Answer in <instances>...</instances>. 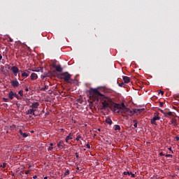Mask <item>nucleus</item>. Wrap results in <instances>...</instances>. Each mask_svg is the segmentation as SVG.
Instances as JSON below:
<instances>
[{
    "label": "nucleus",
    "instance_id": "obj_1",
    "mask_svg": "<svg viewBox=\"0 0 179 179\" xmlns=\"http://www.w3.org/2000/svg\"><path fill=\"white\" fill-rule=\"evenodd\" d=\"M113 113L120 114L122 115V117H132V115H134L132 110H131L129 108H127L124 102L121 103H114V102H113Z\"/></svg>",
    "mask_w": 179,
    "mask_h": 179
},
{
    "label": "nucleus",
    "instance_id": "obj_2",
    "mask_svg": "<svg viewBox=\"0 0 179 179\" xmlns=\"http://www.w3.org/2000/svg\"><path fill=\"white\" fill-rule=\"evenodd\" d=\"M90 97H92L94 100L99 101L101 97H103L104 95L101 92H99V88H90L89 90Z\"/></svg>",
    "mask_w": 179,
    "mask_h": 179
},
{
    "label": "nucleus",
    "instance_id": "obj_3",
    "mask_svg": "<svg viewBox=\"0 0 179 179\" xmlns=\"http://www.w3.org/2000/svg\"><path fill=\"white\" fill-rule=\"evenodd\" d=\"M59 78L60 79H64L65 82H68V83H71L69 80H71V78H72V75L69 74V73L66 71L64 73H62L59 75Z\"/></svg>",
    "mask_w": 179,
    "mask_h": 179
},
{
    "label": "nucleus",
    "instance_id": "obj_4",
    "mask_svg": "<svg viewBox=\"0 0 179 179\" xmlns=\"http://www.w3.org/2000/svg\"><path fill=\"white\" fill-rule=\"evenodd\" d=\"M113 103H114V104H119L122 102H121V99L120 98V96H116L113 95Z\"/></svg>",
    "mask_w": 179,
    "mask_h": 179
},
{
    "label": "nucleus",
    "instance_id": "obj_5",
    "mask_svg": "<svg viewBox=\"0 0 179 179\" xmlns=\"http://www.w3.org/2000/svg\"><path fill=\"white\" fill-rule=\"evenodd\" d=\"M11 71L14 73L15 76H17V73H19V68H17V66H14L11 67Z\"/></svg>",
    "mask_w": 179,
    "mask_h": 179
},
{
    "label": "nucleus",
    "instance_id": "obj_6",
    "mask_svg": "<svg viewBox=\"0 0 179 179\" xmlns=\"http://www.w3.org/2000/svg\"><path fill=\"white\" fill-rule=\"evenodd\" d=\"M101 104H102V108L103 110H106V108H108L110 107V104L106 101H103Z\"/></svg>",
    "mask_w": 179,
    "mask_h": 179
},
{
    "label": "nucleus",
    "instance_id": "obj_7",
    "mask_svg": "<svg viewBox=\"0 0 179 179\" xmlns=\"http://www.w3.org/2000/svg\"><path fill=\"white\" fill-rule=\"evenodd\" d=\"M37 79H38V76L35 73H32L31 74V80H37Z\"/></svg>",
    "mask_w": 179,
    "mask_h": 179
},
{
    "label": "nucleus",
    "instance_id": "obj_8",
    "mask_svg": "<svg viewBox=\"0 0 179 179\" xmlns=\"http://www.w3.org/2000/svg\"><path fill=\"white\" fill-rule=\"evenodd\" d=\"M11 85L14 87H19V81H17V80H14L11 82Z\"/></svg>",
    "mask_w": 179,
    "mask_h": 179
},
{
    "label": "nucleus",
    "instance_id": "obj_9",
    "mask_svg": "<svg viewBox=\"0 0 179 179\" xmlns=\"http://www.w3.org/2000/svg\"><path fill=\"white\" fill-rule=\"evenodd\" d=\"M71 139H73V134H72V133H69V134L66 137V143H68L69 141Z\"/></svg>",
    "mask_w": 179,
    "mask_h": 179
},
{
    "label": "nucleus",
    "instance_id": "obj_10",
    "mask_svg": "<svg viewBox=\"0 0 179 179\" xmlns=\"http://www.w3.org/2000/svg\"><path fill=\"white\" fill-rule=\"evenodd\" d=\"M27 115L31 114V115H36V113H34V108H31L27 110L26 112Z\"/></svg>",
    "mask_w": 179,
    "mask_h": 179
},
{
    "label": "nucleus",
    "instance_id": "obj_11",
    "mask_svg": "<svg viewBox=\"0 0 179 179\" xmlns=\"http://www.w3.org/2000/svg\"><path fill=\"white\" fill-rule=\"evenodd\" d=\"M143 109H138V108H135V109H134V111H132V113H133V115H134V114H141V113H142V110H143Z\"/></svg>",
    "mask_w": 179,
    "mask_h": 179
},
{
    "label": "nucleus",
    "instance_id": "obj_12",
    "mask_svg": "<svg viewBox=\"0 0 179 179\" xmlns=\"http://www.w3.org/2000/svg\"><path fill=\"white\" fill-rule=\"evenodd\" d=\"M53 68H55L57 72H62V67H61V65H54Z\"/></svg>",
    "mask_w": 179,
    "mask_h": 179
},
{
    "label": "nucleus",
    "instance_id": "obj_13",
    "mask_svg": "<svg viewBox=\"0 0 179 179\" xmlns=\"http://www.w3.org/2000/svg\"><path fill=\"white\" fill-rule=\"evenodd\" d=\"M19 133L20 135H22V136H23V138H27L29 136V134H27V133H23L22 129H20Z\"/></svg>",
    "mask_w": 179,
    "mask_h": 179
},
{
    "label": "nucleus",
    "instance_id": "obj_14",
    "mask_svg": "<svg viewBox=\"0 0 179 179\" xmlns=\"http://www.w3.org/2000/svg\"><path fill=\"white\" fill-rule=\"evenodd\" d=\"M171 122L173 124V127H177L178 125V124L177 123V119L176 118H172Z\"/></svg>",
    "mask_w": 179,
    "mask_h": 179
},
{
    "label": "nucleus",
    "instance_id": "obj_15",
    "mask_svg": "<svg viewBox=\"0 0 179 179\" xmlns=\"http://www.w3.org/2000/svg\"><path fill=\"white\" fill-rule=\"evenodd\" d=\"M38 106H40L38 102H34L30 107H32L33 108H38Z\"/></svg>",
    "mask_w": 179,
    "mask_h": 179
},
{
    "label": "nucleus",
    "instance_id": "obj_16",
    "mask_svg": "<svg viewBox=\"0 0 179 179\" xmlns=\"http://www.w3.org/2000/svg\"><path fill=\"white\" fill-rule=\"evenodd\" d=\"M123 80H124V83H129L130 82V79L129 77L128 76H123Z\"/></svg>",
    "mask_w": 179,
    "mask_h": 179
},
{
    "label": "nucleus",
    "instance_id": "obj_17",
    "mask_svg": "<svg viewBox=\"0 0 179 179\" xmlns=\"http://www.w3.org/2000/svg\"><path fill=\"white\" fill-rule=\"evenodd\" d=\"M29 73V70H27L25 72L22 73V78H28Z\"/></svg>",
    "mask_w": 179,
    "mask_h": 179
},
{
    "label": "nucleus",
    "instance_id": "obj_18",
    "mask_svg": "<svg viewBox=\"0 0 179 179\" xmlns=\"http://www.w3.org/2000/svg\"><path fill=\"white\" fill-rule=\"evenodd\" d=\"M8 96H9L10 100H13L14 92L13 91H10L8 94Z\"/></svg>",
    "mask_w": 179,
    "mask_h": 179
},
{
    "label": "nucleus",
    "instance_id": "obj_19",
    "mask_svg": "<svg viewBox=\"0 0 179 179\" xmlns=\"http://www.w3.org/2000/svg\"><path fill=\"white\" fill-rule=\"evenodd\" d=\"M105 122H106V124H108V125H111V124H113V120H111L110 118H108H108H106Z\"/></svg>",
    "mask_w": 179,
    "mask_h": 179
},
{
    "label": "nucleus",
    "instance_id": "obj_20",
    "mask_svg": "<svg viewBox=\"0 0 179 179\" xmlns=\"http://www.w3.org/2000/svg\"><path fill=\"white\" fill-rule=\"evenodd\" d=\"M113 129L115 131H121V127L118 124L114 125Z\"/></svg>",
    "mask_w": 179,
    "mask_h": 179
},
{
    "label": "nucleus",
    "instance_id": "obj_21",
    "mask_svg": "<svg viewBox=\"0 0 179 179\" xmlns=\"http://www.w3.org/2000/svg\"><path fill=\"white\" fill-rule=\"evenodd\" d=\"M57 148H64V141H59V143H57Z\"/></svg>",
    "mask_w": 179,
    "mask_h": 179
},
{
    "label": "nucleus",
    "instance_id": "obj_22",
    "mask_svg": "<svg viewBox=\"0 0 179 179\" xmlns=\"http://www.w3.org/2000/svg\"><path fill=\"white\" fill-rule=\"evenodd\" d=\"M14 97H16L17 100H21L22 99V97H20V96H19V94H17L15 92H14Z\"/></svg>",
    "mask_w": 179,
    "mask_h": 179
},
{
    "label": "nucleus",
    "instance_id": "obj_23",
    "mask_svg": "<svg viewBox=\"0 0 179 179\" xmlns=\"http://www.w3.org/2000/svg\"><path fill=\"white\" fill-rule=\"evenodd\" d=\"M41 90L42 92H45V90H48V85H45V87H42V88L41 89Z\"/></svg>",
    "mask_w": 179,
    "mask_h": 179
},
{
    "label": "nucleus",
    "instance_id": "obj_24",
    "mask_svg": "<svg viewBox=\"0 0 179 179\" xmlns=\"http://www.w3.org/2000/svg\"><path fill=\"white\" fill-rule=\"evenodd\" d=\"M164 115H165V117H170V116L173 115V113L172 112L165 113Z\"/></svg>",
    "mask_w": 179,
    "mask_h": 179
},
{
    "label": "nucleus",
    "instance_id": "obj_25",
    "mask_svg": "<svg viewBox=\"0 0 179 179\" xmlns=\"http://www.w3.org/2000/svg\"><path fill=\"white\" fill-rule=\"evenodd\" d=\"M150 122L152 125H157V122H156V120H154V119H151Z\"/></svg>",
    "mask_w": 179,
    "mask_h": 179
},
{
    "label": "nucleus",
    "instance_id": "obj_26",
    "mask_svg": "<svg viewBox=\"0 0 179 179\" xmlns=\"http://www.w3.org/2000/svg\"><path fill=\"white\" fill-rule=\"evenodd\" d=\"M152 119H154L155 121H159V120H160V117L155 115L154 117H152Z\"/></svg>",
    "mask_w": 179,
    "mask_h": 179
},
{
    "label": "nucleus",
    "instance_id": "obj_27",
    "mask_svg": "<svg viewBox=\"0 0 179 179\" xmlns=\"http://www.w3.org/2000/svg\"><path fill=\"white\" fill-rule=\"evenodd\" d=\"M124 176H131V172L127 171L123 173Z\"/></svg>",
    "mask_w": 179,
    "mask_h": 179
},
{
    "label": "nucleus",
    "instance_id": "obj_28",
    "mask_svg": "<svg viewBox=\"0 0 179 179\" xmlns=\"http://www.w3.org/2000/svg\"><path fill=\"white\" fill-rule=\"evenodd\" d=\"M117 83H118V86H120V87H123L124 85H125V83H124V82L120 83L117 82Z\"/></svg>",
    "mask_w": 179,
    "mask_h": 179
},
{
    "label": "nucleus",
    "instance_id": "obj_29",
    "mask_svg": "<svg viewBox=\"0 0 179 179\" xmlns=\"http://www.w3.org/2000/svg\"><path fill=\"white\" fill-rule=\"evenodd\" d=\"M18 94H20L21 97H23V90H20Z\"/></svg>",
    "mask_w": 179,
    "mask_h": 179
},
{
    "label": "nucleus",
    "instance_id": "obj_30",
    "mask_svg": "<svg viewBox=\"0 0 179 179\" xmlns=\"http://www.w3.org/2000/svg\"><path fill=\"white\" fill-rule=\"evenodd\" d=\"M81 138H82V136L78 135V136L76 137V140L77 141H79L80 139H81Z\"/></svg>",
    "mask_w": 179,
    "mask_h": 179
},
{
    "label": "nucleus",
    "instance_id": "obj_31",
    "mask_svg": "<svg viewBox=\"0 0 179 179\" xmlns=\"http://www.w3.org/2000/svg\"><path fill=\"white\" fill-rule=\"evenodd\" d=\"M158 94H162V96H163V94H164V91H162V90H159V91L158 92Z\"/></svg>",
    "mask_w": 179,
    "mask_h": 179
},
{
    "label": "nucleus",
    "instance_id": "obj_32",
    "mask_svg": "<svg viewBox=\"0 0 179 179\" xmlns=\"http://www.w3.org/2000/svg\"><path fill=\"white\" fill-rule=\"evenodd\" d=\"M3 101H5L6 103H8V101H9V99L8 98H3Z\"/></svg>",
    "mask_w": 179,
    "mask_h": 179
},
{
    "label": "nucleus",
    "instance_id": "obj_33",
    "mask_svg": "<svg viewBox=\"0 0 179 179\" xmlns=\"http://www.w3.org/2000/svg\"><path fill=\"white\" fill-rule=\"evenodd\" d=\"M166 157H173V155H170V154H166L165 155Z\"/></svg>",
    "mask_w": 179,
    "mask_h": 179
},
{
    "label": "nucleus",
    "instance_id": "obj_34",
    "mask_svg": "<svg viewBox=\"0 0 179 179\" xmlns=\"http://www.w3.org/2000/svg\"><path fill=\"white\" fill-rule=\"evenodd\" d=\"M69 176V171H66L64 173V176Z\"/></svg>",
    "mask_w": 179,
    "mask_h": 179
},
{
    "label": "nucleus",
    "instance_id": "obj_35",
    "mask_svg": "<svg viewBox=\"0 0 179 179\" xmlns=\"http://www.w3.org/2000/svg\"><path fill=\"white\" fill-rule=\"evenodd\" d=\"M8 38H9L10 43H13V39H12V38H10V36H8Z\"/></svg>",
    "mask_w": 179,
    "mask_h": 179
},
{
    "label": "nucleus",
    "instance_id": "obj_36",
    "mask_svg": "<svg viewBox=\"0 0 179 179\" xmlns=\"http://www.w3.org/2000/svg\"><path fill=\"white\" fill-rule=\"evenodd\" d=\"M6 164H7L5 163V162L3 163V164H2V168H3V169H5V167H6Z\"/></svg>",
    "mask_w": 179,
    "mask_h": 179
},
{
    "label": "nucleus",
    "instance_id": "obj_37",
    "mask_svg": "<svg viewBox=\"0 0 179 179\" xmlns=\"http://www.w3.org/2000/svg\"><path fill=\"white\" fill-rule=\"evenodd\" d=\"M76 159H79V154L78 152H76Z\"/></svg>",
    "mask_w": 179,
    "mask_h": 179
},
{
    "label": "nucleus",
    "instance_id": "obj_38",
    "mask_svg": "<svg viewBox=\"0 0 179 179\" xmlns=\"http://www.w3.org/2000/svg\"><path fill=\"white\" fill-rule=\"evenodd\" d=\"M130 176H131L132 178H135V173H130Z\"/></svg>",
    "mask_w": 179,
    "mask_h": 179
},
{
    "label": "nucleus",
    "instance_id": "obj_39",
    "mask_svg": "<svg viewBox=\"0 0 179 179\" xmlns=\"http://www.w3.org/2000/svg\"><path fill=\"white\" fill-rule=\"evenodd\" d=\"M134 128H138V123H134Z\"/></svg>",
    "mask_w": 179,
    "mask_h": 179
},
{
    "label": "nucleus",
    "instance_id": "obj_40",
    "mask_svg": "<svg viewBox=\"0 0 179 179\" xmlns=\"http://www.w3.org/2000/svg\"><path fill=\"white\" fill-rule=\"evenodd\" d=\"M163 106H164L163 102H160V103H159V107H163Z\"/></svg>",
    "mask_w": 179,
    "mask_h": 179
},
{
    "label": "nucleus",
    "instance_id": "obj_41",
    "mask_svg": "<svg viewBox=\"0 0 179 179\" xmlns=\"http://www.w3.org/2000/svg\"><path fill=\"white\" fill-rule=\"evenodd\" d=\"M2 59V52H0V61Z\"/></svg>",
    "mask_w": 179,
    "mask_h": 179
},
{
    "label": "nucleus",
    "instance_id": "obj_42",
    "mask_svg": "<svg viewBox=\"0 0 179 179\" xmlns=\"http://www.w3.org/2000/svg\"><path fill=\"white\" fill-rule=\"evenodd\" d=\"M86 146H87V149H90V144L87 143Z\"/></svg>",
    "mask_w": 179,
    "mask_h": 179
},
{
    "label": "nucleus",
    "instance_id": "obj_43",
    "mask_svg": "<svg viewBox=\"0 0 179 179\" xmlns=\"http://www.w3.org/2000/svg\"><path fill=\"white\" fill-rule=\"evenodd\" d=\"M133 122H134V124H138V120H133Z\"/></svg>",
    "mask_w": 179,
    "mask_h": 179
},
{
    "label": "nucleus",
    "instance_id": "obj_44",
    "mask_svg": "<svg viewBox=\"0 0 179 179\" xmlns=\"http://www.w3.org/2000/svg\"><path fill=\"white\" fill-rule=\"evenodd\" d=\"M25 174H30V171H26Z\"/></svg>",
    "mask_w": 179,
    "mask_h": 179
},
{
    "label": "nucleus",
    "instance_id": "obj_45",
    "mask_svg": "<svg viewBox=\"0 0 179 179\" xmlns=\"http://www.w3.org/2000/svg\"><path fill=\"white\" fill-rule=\"evenodd\" d=\"M160 111H161V113H162V114H164V115L166 114V113H164V110L160 109Z\"/></svg>",
    "mask_w": 179,
    "mask_h": 179
},
{
    "label": "nucleus",
    "instance_id": "obj_46",
    "mask_svg": "<svg viewBox=\"0 0 179 179\" xmlns=\"http://www.w3.org/2000/svg\"><path fill=\"white\" fill-rule=\"evenodd\" d=\"M52 149H54V148H52V147H49L48 148V150H52Z\"/></svg>",
    "mask_w": 179,
    "mask_h": 179
},
{
    "label": "nucleus",
    "instance_id": "obj_47",
    "mask_svg": "<svg viewBox=\"0 0 179 179\" xmlns=\"http://www.w3.org/2000/svg\"><path fill=\"white\" fill-rule=\"evenodd\" d=\"M159 156H165V155H164V154H163V152H160Z\"/></svg>",
    "mask_w": 179,
    "mask_h": 179
},
{
    "label": "nucleus",
    "instance_id": "obj_48",
    "mask_svg": "<svg viewBox=\"0 0 179 179\" xmlns=\"http://www.w3.org/2000/svg\"><path fill=\"white\" fill-rule=\"evenodd\" d=\"M25 92H29V88L26 87L25 88Z\"/></svg>",
    "mask_w": 179,
    "mask_h": 179
},
{
    "label": "nucleus",
    "instance_id": "obj_49",
    "mask_svg": "<svg viewBox=\"0 0 179 179\" xmlns=\"http://www.w3.org/2000/svg\"><path fill=\"white\" fill-rule=\"evenodd\" d=\"M76 171H79V166L76 167Z\"/></svg>",
    "mask_w": 179,
    "mask_h": 179
},
{
    "label": "nucleus",
    "instance_id": "obj_50",
    "mask_svg": "<svg viewBox=\"0 0 179 179\" xmlns=\"http://www.w3.org/2000/svg\"><path fill=\"white\" fill-rule=\"evenodd\" d=\"M176 141H179V137H178V136H176Z\"/></svg>",
    "mask_w": 179,
    "mask_h": 179
},
{
    "label": "nucleus",
    "instance_id": "obj_51",
    "mask_svg": "<svg viewBox=\"0 0 179 179\" xmlns=\"http://www.w3.org/2000/svg\"><path fill=\"white\" fill-rule=\"evenodd\" d=\"M34 108V113H35V111L37 110V108Z\"/></svg>",
    "mask_w": 179,
    "mask_h": 179
},
{
    "label": "nucleus",
    "instance_id": "obj_52",
    "mask_svg": "<svg viewBox=\"0 0 179 179\" xmlns=\"http://www.w3.org/2000/svg\"><path fill=\"white\" fill-rule=\"evenodd\" d=\"M169 150H170V151L172 152V153H173V150H171V147H170V148H169Z\"/></svg>",
    "mask_w": 179,
    "mask_h": 179
},
{
    "label": "nucleus",
    "instance_id": "obj_53",
    "mask_svg": "<svg viewBox=\"0 0 179 179\" xmlns=\"http://www.w3.org/2000/svg\"><path fill=\"white\" fill-rule=\"evenodd\" d=\"M50 145L51 147L54 146V143H51Z\"/></svg>",
    "mask_w": 179,
    "mask_h": 179
},
{
    "label": "nucleus",
    "instance_id": "obj_54",
    "mask_svg": "<svg viewBox=\"0 0 179 179\" xmlns=\"http://www.w3.org/2000/svg\"><path fill=\"white\" fill-rule=\"evenodd\" d=\"M33 178H34V179L37 178V176H34L33 177Z\"/></svg>",
    "mask_w": 179,
    "mask_h": 179
},
{
    "label": "nucleus",
    "instance_id": "obj_55",
    "mask_svg": "<svg viewBox=\"0 0 179 179\" xmlns=\"http://www.w3.org/2000/svg\"><path fill=\"white\" fill-rule=\"evenodd\" d=\"M48 177H47V176H45V178H44V179H48Z\"/></svg>",
    "mask_w": 179,
    "mask_h": 179
},
{
    "label": "nucleus",
    "instance_id": "obj_56",
    "mask_svg": "<svg viewBox=\"0 0 179 179\" xmlns=\"http://www.w3.org/2000/svg\"><path fill=\"white\" fill-rule=\"evenodd\" d=\"M64 129H62V131L64 132Z\"/></svg>",
    "mask_w": 179,
    "mask_h": 179
},
{
    "label": "nucleus",
    "instance_id": "obj_57",
    "mask_svg": "<svg viewBox=\"0 0 179 179\" xmlns=\"http://www.w3.org/2000/svg\"><path fill=\"white\" fill-rule=\"evenodd\" d=\"M0 167H2V164L0 165Z\"/></svg>",
    "mask_w": 179,
    "mask_h": 179
},
{
    "label": "nucleus",
    "instance_id": "obj_58",
    "mask_svg": "<svg viewBox=\"0 0 179 179\" xmlns=\"http://www.w3.org/2000/svg\"><path fill=\"white\" fill-rule=\"evenodd\" d=\"M98 131H100V129H98Z\"/></svg>",
    "mask_w": 179,
    "mask_h": 179
},
{
    "label": "nucleus",
    "instance_id": "obj_59",
    "mask_svg": "<svg viewBox=\"0 0 179 179\" xmlns=\"http://www.w3.org/2000/svg\"><path fill=\"white\" fill-rule=\"evenodd\" d=\"M0 179H3V178H0Z\"/></svg>",
    "mask_w": 179,
    "mask_h": 179
}]
</instances>
